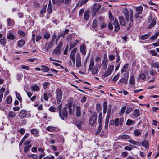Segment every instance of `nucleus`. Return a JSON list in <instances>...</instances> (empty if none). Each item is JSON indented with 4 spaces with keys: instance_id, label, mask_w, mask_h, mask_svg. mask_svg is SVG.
<instances>
[{
    "instance_id": "obj_1",
    "label": "nucleus",
    "mask_w": 159,
    "mask_h": 159,
    "mask_svg": "<svg viewBox=\"0 0 159 159\" xmlns=\"http://www.w3.org/2000/svg\"><path fill=\"white\" fill-rule=\"evenodd\" d=\"M94 60L93 57L91 58L90 63L89 65L88 70H92V74L94 75H96L98 74L99 71V69L97 66H95L94 68Z\"/></svg>"
},
{
    "instance_id": "obj_2",
    "label": "nucleus",
    "mask_w": 159,
    "mask_h": 159,
    "mask_svg": "<svg viewBox=\"0 0 159 159\" xmlns=\"http://www.w3.org/2000/svg\"><path fill=\"white\" fill-rule=\"evenodd\" d=\"M148 21L150 24L148 27V28L150 29L152 28L156 25V22L155 18L153 17V14L150 12L148 17Z\"/></svg>"
},
{
    "instance_id": "obj_3",
    "label": "nucleus",
    "mask_w": 159,
    "mask_h": 159,
    "mask_svg": "<svg viewBox=\"0 0 159 159\" xmlns=\"http://www.w3.org/2000/svg\"><path fill=\"white\" fill-rule=\"evenodd\" d=\"M97 117V113L96 112L93 113L89 120V123L92 126L93 125L96 123Z\"/></svg>"
},
{
    "instance_id": "obj_4",
    "label": "nucleus",
    "mask_w": 159,
    "mask_h": 159,
    "mask_svg": "<svg viewBox=\"0 0 159 159\" xmlns=\"http://www.w3.org/2000/svg\"><path fill=\"white\" fill-rule=\"evenodd\" d=\"M101 7L100 4H98V6L96 3L94 4L93 6V12L92 14V16L93 17L96 15V13L100 10Z\"/></svg>"
},
{
    "instance_id": "obj_5",
    "label": "nucleus",
    "mask_w": 159,
    "mask_h": 159,
    "mask_svg": "<svg viewBox=\"0 0 159 159\" xmlns=\"http://www.w3.org/2000/svg\"><path fill=\"white\" fill-rule=\"evenodd\" d=\"M114 68L113 65L110 66L107 69V70L106 72L102 75V76L104 78H106L110 75L112 73Z\"/></svg>"
},
{
    "instance_id": "obj_6",
    "label": "nucleus",
    "mask_w": 159,
    "mask_h": 159,
    "mask_svg": "<svg viewBox=\"0 0 159 159\" xmlns=\"http://www.w3.org/2000/svg\"><path fill=\"white\" fill-rule=\"evenodd\" d=\"M57 94V103L58 104H59L61 101L62 93L61 90L59 89H57L56 90V92Z\"/></svg>"
},
{
    "instance_id": "obj_7",
    "label": "nucleus",
    "mask_w": 159,
    "mask_h": 159,
    "mask_svg": "<svg viewBox=\"0 0 159 159\" xmlns=\"http://www.w3.org/2000/svg\"><path fill=\"white\" fill-rule=\"evenodd\" d=\"M59 115L60 117L62 120L66 119L67 117V110L65 109L64 107L62 111L59 112Z\"/></svg>"
},
{
    "instance_id": "obj_8",
    "label": "nucleus",
    "mask_w": 159,
    "mask_h": 159,
    "mask_svg": "<svg viewBox=\"0 0 159 159\" xmlns=\"http://www.w3.org/2000/svg\"><path fill=\"white\" fill-rule=\"evenodd\" d=\"M128 78V74L124 73L123 75V77L120 80L119 82L121 83H124V84H126L127 83Z\"/></svg>"
},
{
    "instance_id": "obj_9",
    "label": "nucleus",
    "mask_w": 159,
    "mask_h": 159,
    "mask_svg": "<svg viewBox=\"0 0 159 159\" xmlns=\"http://www.w3.org/2000/svg\"><path fill=\"white\" fill-rule=\"evenodd\" d=\"M77 50V48H74L71 52L70 58L72 60L73 63L75 64V53Z\"/></svg>"
},
{
    "instance_id": "obj_10",
    "label": "nucleus",
    "mask_w": 159,
    "mask_h": 159,
    "mask_svg": "<svg viewBox=\"0 0 159 159\" xmlns=\"http://www.w3.org/2000/svg\"><path fill=\"white\" fill-rule=\"evenodd\" d=\"M72 104L70 103H69L66 105L64 108L67 110V111L68 110L69 113L70 115H72L73 111L72 109Z\"/></svg>"
},
{
    "instance_id": "obj_11",
    "label": "nucleus",
    "mask_w": 159,
    "mask_h": 159,
    "mask_svg": "<svg viewBox=\"0 0 159 159\" xmlns=\"http://www.w3.org/2000/svg\"><path fill=\"white\" fill-rule=\"evenodd\" d=\"M113 24L114 26L115 30V31H118L120 28L119 26V24L118 21L117 20L115 19V21L113 23Z\"/></svg>"
},
{
    "instance_id": "obj_12",
    "label": "nucleus",
    "mask_w": 159,
    "mask_h": 159,
    "mask_svg": "<svg viewBox=\"0 0 159 159\" xmlns=\"http://www.w3.org/2000/svg\"><path fill=\"white\" fill-rule=\"evenodd\" d=\"M76 66L78 67H80L81 66V58L79 55L76 57Z\"/></svg>"
},
{
    "instance_id": "obj_13",
    "label": "nucleus",
    "mask_w": 159,
    "mask_h": 159,
    "mask_svg": "<svg viewBox=\"0 0 159 159\" xmlns=\"http://www.w3.org/2000/svg\"><path fill=\"white\" fill-rule=\"evenodd\" d=\"M134 117V118H136L139 117L140 115V111L138 109L134 110L132 114Z\"/></svg>"
},
{
    "instance_id": "obj_14",
    "label": "nucleus",
    "mask_w": 159,
    "mask_h": 159,
    "mask_svg": "<svg viewBox=\"0 0 159 159\" xmlns=\"http://www.w3.org/2000/svg\"><path fill=\"white\" fill-rule=\"evenodd\" d=\"M7 39L11 40H13L16 39L14 35L11 32H9L7 34Z\"/></svg>"
},
{
    "instance_id": "obj_15",
    "label": "nucleus",
    "mask_w": 159,
    "mask_h": 159,
    "mask_svg": "<svg viewBox=\"0 0 159 159\" xmlns=\"http://www.w3.org/2000/svg\"><path fill=\"white\" fill-rule=\"evenodd\" d=\"M86 46L82 44L80 46V51L84 55H85L86 54Z\"/></svg>"
},
{
    "instance_id": "obj_16",
    "label": "nucleus",
    "mask_w": 159,
    "mask_h": 159,
    "mask_svg": "<svg viewBox=\"0 0 159 159\" xmlns=\"http://www.w3.org/2000/svg\"><path fill=\"white\" fill-rule=\"evenodd\" d=\"M52 45L53 44L50 43H47L44 48L45 51L47 52L52 47Z\"/></svg>"
},
{
    "instance_id": "obj_17",
    "label": "nucleus",
    "mask_w": 159,
    "mask_h": 159,
    "mask_svg": "<svg viewBox=\"0 0 159 159\" xmlns=\"http://www.w3.org/2000/svg\"><path fill=\"white\" fill-rule=\"evenodd\" d=\"M133 10H130V12L129 15V17L130 19V21H131V23L129 24V26L130 27H131L132 26V23H131V22L133 21Z\"/></svg>"
},
{
    "instance_id": "obj_18",
    "label": "nucleus",
    "mask_w": 159,
    "mask_h": 159,
    "mask_svg": "<svg viewBox=\"0 0 159 159\" xmlns=\"http://www.w3.org/2000/svg\"><path fill=\"white\" fill-rule=\"evenodd\" d=\"M142 146L145 147V148H148L149 147V144L148 142L146 140H143L141 142Z\"/></svg>"
},
{
    "instance_id": "obj_19",
    "label": "nucleus",
    "mask_w": 159,
    "mask_h": 159,
    "mask_svg": "<svg viewBox=\"0 0 159 159\" xmlns=\"http://www.w3.org/2000/svg\"><path fill=\"white\" fill-rule=\"evenodd\" d=\"M16 114V113L12 111H10L8 113V116L9 118H13L15 117Z\"/></svg>"
},
{
    "instance_id": "obj_20",
    "label": "nucleus",
    "mask_w": 159,
    "mask_h": 159,
    "mask_svg": "<svg viewBox=\"0 0 159 159\" xmlns=\"http://www.w3.org/2000/svg\"><path fill=\"white\" fill-rule=\"evenodd\" d=\"M26 116V112L24 110H21L19 114V117L21 118H24Z\"/></svg>"
},
{
    "instance_id": "obj_21",
    "label": "nucleus",
    "mask_w": 159,
    "mask_h": 159,
    "mask_svg": "<svg viewBox=\"0 0 159 159\" xmlns=\"http://www.w3.org/2000/svg\"><path fill=\"white\" fill-rule=\"evenodd\" d=\"M129 83L132 85H134L135 84V79L134 76H130L129 80Z\"/></svg>"
},
{
    "instance_id": "obj_22",
    "label": "nucleus",
    "mask_w": 159,
    "mask_h": 159,
    "mask_svg": "<svg viewBox=\"0 0 159 159\" xmlns=\"http://www.w3.org/2000/svg\"><path fill=\"white\" fill-rule=\"evenodd\" d=\"M40 67H41V70L44 72H47L50 70L49 68L48 67L44 65H41Z\"/></svg>"
},
{
    "instance_id": "obj_23",
    "label": "nucleus",
    "mask_w": 159,
    "mask_h": 159,
    "mask_svg": "<svg viewBox=\"0 0 159 159\" xmlns=\"http://www.w3.org/2000/svg\"><path fill=\"white\" fill-rule=\"evenodd\" d=\"M79 41L78 40H76L75 42L73 43L70 42V49H72L73 48L76 46V45L78 43Z\"/></svg>"
},
{
    "instance_id": "obj_24",
    "label": "nucleus",
    "mask_w": 159,
    "mask_h": 159,
    "mask_svg": "<svg viewBox=\"0 0 159 159\" xmlns=\"http://www.w3.org/2000/svg\"><path fill=\"white\" fill-rule=\"evenodd\" d=\"M120 23L122 25L125 26V20L123 16H120L119 18Z\"/></svg>"
},
{
    "instance_id": "obj_25",
    "label": "nucleus",
    "mask_w": 159,
    "mask_h": 159,
    "mask_svg": "<svg viewBox=\"0 0 159 159\" xmlns=\"http://www.w3.org/2000/svg\"><path fill=\"white\" fill-rule=\"evenodd\" d=\"M124 13L125 16L126 21H129V14L128 10L126 9V10L124 11Z\"/></svg>"
},
{
    "instance_id": "obj_26",
    "label": "nucleus",
    "mask_w": 159,
    "mask_h": 159,
    "mask_svg": "<svg viewBox=\"0 0 159 159\" xmlns=\"http://www.w3.org/2000/svg\"><path fill=\"white\" fill-rule=\"evenodd\" d=\"M69 31V30L68 29H66L65 30L62 31L60 36L64 38L66 35Z\"/></svg>"
},
{
    "instance_id": "obj_27",
    "label": "nucleus",
    "mask_w": 159,
    "mask_h": 159,
    "mask_svg": "<svg viewBox=\"0 0 159 159\" xmlns=\"http://www.w3.org/2000/svg\"><path fill=\"white\" fill-rule=\"evenodd\" d=\"M25 43V41L24 40L21 39L18 41L17 45L18 47L20 48L22 47Z\"/></svg>"
},
{
    "instance_id": "obj_28",
    "label": "nucleus",
    "mask_w": 159,
    "mask_h": 159,
    "mask_svg": "<svg viewBox=\"0 0 159 159\" xmlns=\"http://www.w3.org/2000/svg\"><path fill=\"white\" fill-rule=\"evenodd\" d=\"M89 10H86L85 11L84 15V18L85 20H88L89 18Z\"/></svg>"
},
{
    "instance_id": "obj_29",
    "label": "nucleus",
    "mask_w": 159,
    "mask_h": 159,
    "mask_svg": "<svg viewBox=\"0 0 159 159\" xmlns=\"http://www.w3.org/2000/svg\"><path fill=\"white\" fill-rule=\"evenodd\" d=\"M143 7L141 6L137 7L136 8V11L139 14H141L143 11Z\"/></svg>"
},
{
    "instance_id": "obj_30",
    "label": "nucleus",
    "mask_w": 159,
    "mask_h": 159,
    "mask_svg": "<svg viewBox=\"0 0 159 159\" xmlns=\"http://www.w3.org/2000/svg\"><path fill=\"white\" fill-rule=\"evenodd\" d=\"M29 134L27 133L25 134V135L24 136L21 141L19 143V145L20 146L22 145L23 143V142L26 139V138L28 136Z\"/></svg>"
},
{
    "instance_id": "obj_31",
    "label": "nucleus",
    "mask_w": 159,
    "mask_h": 159,
    "mask_svg": "<svg viewBox=\"0 0 159 159\" xmlns=\"http://www.w3.org/2000/svg\"><path fill=\"white\" fill-rule=\"evenodd\" d=\"M76 115L77 117L80 116V108L79 106H77L76 107Z\"/></svg>"
},
{
    "instance_id": "obj_32",
    "label": "nucleus",
    "mask_w": 159,
    "mask_h": 159,
    "mask_svg": "<svg viewBox=\"0 0 159 159\" xmlns=\"http://www.w3.org/2000/svg\"><path fill=\"white\" fill-rule=\"evenodd\" d=\"M159 36V32H157L155 33L154 35L150 38V40H154L157 38Z\"/></svg>"
},
{
    "instance_id": "obj_33",
    "label": "nucleus",
    "mask_w": 159,
    "mask_h": 159,
    "mask_svg": "<svg viewBox=\"0 0 159 159\" xmlns=\"http://www.w3.org/2000/svg\"><path fill=\"white\" fill-rule=\"evenodd\" d=\"M128 66L129 64H126L125 65L121 70L122 73H123L126 70L128 69Z\"/></svg>"
},
{
    "instance_id": "obj_34",
    "label": "nucleus",
    "mask_w": 159,
    "mask_h": 159,
    "mask_svg": "<svg viewBox=\"0 0 159 159\" xmlns=\"http://www.w3.org/2000/svg\"><path fill=\"white\" fill-rule=\"evenodd\" d=\"M141 134V130L140 129H136L134 131V134L136 136H138Z\"/></svg>"
},
{
    "instance_id": "obj_35",
    "label": "nucleus",
    "mask_w": 159,
    "mask_h": 159,
    "mask_svg": "<svg viewBox=\"0 0 159 159\" xmlns=\"http://www.w3.org/2000/svg\"><path fill=\"white\" fill-rule=\"evenodd\" d=\"M47 11L49 13H51L52 12V8L51 5V2L50 1H49V3L48 5L47 8Z\"/></svg>"
},
{
    "instance_id": "obj_36",
    "label": "nucleus",
    "mask_w": 159,
    "mask_h": 159,
    "mask_svg": "<svg viewBox=\"0 0 159 159\" xmlns=\"http://www.w3.org/2000/svg\"><path fill=\"white\" fill-rule=\"evenodd\" d=\"M109 108H108L107 112V115L106 117V118H109L110 117V116L111 114V105H109Z\"/></svg>"
},
{
    "instance_id": "obj_37",
    "label": "nucleus",
    "mask_w": 159,
    "mask_h": 159,
    "mask_svg": "<svg viewBox=\"0 0 159 159\" xmlns=\"http://www.w3.org/2000/svg\"><path fill=\"white\" fill-rule=\"evenodd\" d=\"M31 88L32 91H38L39 89V87L36 85L32 86Z\"/></svg>"
},
{
    "instance_id": "obj_38",
    "label": "nucleus",
    "mask_w": 159,
    "mask_h": 159,
    "mask_svg": "<svg viewBox=\"0 0 159 159\" xmlns=\"http://www.w3.org/2000/svg\"><path fill=\"white\" fill-rule=\"evenodd\" d=\"M46 7L47 5H43V8L40 11V13L41 14H43L46 12Z\"/></svg>"
},
{
    "instance_id": "obj_39",
    "label": "nucleus",
    "mask_w": 159,
    "mask_h": 159,
    "mask_svg": "<svg viewBox=\"0 0 159 159\" xmlns=\"http://www.w3.org/2000/svg\"><path fill=\"white\" fill-rule=\"evenodd\" d=\"M55 128L54 127L51 126H48L47 128L46 129L48 131L52 132L55 130Z\"/></svg>"
},
{
    "instance_id": "obj_40",
    "label": "nucleus",
    "mask_w": 159,
    "mask_h": 159,
    "mask_svg": "<svg viewBox=\"0 0 159 159\" xmlns=\"http://www.w3.org/2000/svg\"><path fill=\"white\" fill-rule=\"evenodd\" d=\"M18 33L19 35L23 37H25L26 35V34L25 32L21 30L18 31Z\"/></svg>"
},
{
    "instance_id": "obj_41",
    "label": "nucleus",
    "mask_w": 159,
    "mask_h": 159,
    "mask_svg": "<svg viewBox=\"0 0 159 159\" xmlns=\"http://www.w3.org/2000/svg\"><path fill=\"white\" fill-rule=\"evenodd\" d=\"M8 104L11 103L12 101V99L11 96H8L6 100Z\"/></svg>"
},
{
    "instance_id": "obj_42",
    "label": "nucleus",
    "mask_w": 159,
    "mask_h": 159,
    "mask_svg": "<svg viewBox=\"0 0 159 159\" xmlns=\"http://www.w3.org/2000/svg\"><path fill=\"white\" fill-rule=\"evenodd\" d=\"M50 36V34L48 33H45L43 35V37L47 39H48Z\"/></svg>"
},
{
    "instance_id": "obj_43",
    "label": "nucleus",
    "mask_w": 159,
    "mask_h": 159,
    "mask_svg": "<svg viewBox=\"0 0 159 159\" xmlns=\"http://www.w3.org/2000/svg\"><path fill=\"white\" fill-rule=\"evenodd\" d=\"M56 4L57 5L60 6L64 2V0H56Z\"/></svg>"
},
{
    "instance_id": "obj_44",
    "label": "nucleus",
    "mask_w": 159,
    "mask_h": 159,
    "mask_svg": "<svg viewBox=\"0 0 159 159\" xmlns=\"http://www.w3.org/2000/svg\"><path fill=\"white\" fill-rule=\"evenodd\" d=\"M31 147V144L25 147L24 149V152L26 153L28 151L30 150Z\"/></svg>"
},
{
    "instance_id": "obj_45",
    "label": "nucleus",
    "mask_w": 159,
    "mask_h": 159,
    "mask_svg": "<svg viewBox=\"0 0 159 159\" xmlns=\"http://www.w3.org/2000/svg\"><path fill=\"white\" fill-rule=\"evenodd\" d=\"M72 40V36L71 34H69L67 35L66 37V40L68 42H70Z\"/></svg>"
},
{
    "instance_id": "obj_46",
    "label": "nucleus",
    "mask_w": 159,
    "mask_h": 159,
    "mask_svg": "<svg viewBox=\"0 0 159 159\" xmlns=\"http://www.w3.org/2000/svg\"><path fill=\"white\" fill-rule=\"evenodd\" d=\"M16 94L17 99L19 101H21L22 100V98H21L20 94L17 93L16 91H15Z\"/></svg>"
},
{
    "instance_id": "obj_47",
    "label": "nucleus",
    "mask_w": 159,
    "mask_h": 159,
    "mask_svg": "<svg viewBox=\"0 0 159 159\" xmlns=\"http://www.w3.org/2000/svg\"><path fill=\"white\" fill-rule=\"evenodd\" d=\"M96 109L98 112H99L101 110L100 105L99 104H97L96 105Z\"/></svg>"
},
{
    "instance_id": "obj_48",
    "label": "nucleus",
    "mask_w": 159,
    "mask_h": 159,
    "mask_svg": "<svg viewBox=\"0 0 159 159\" xmlns=\"http://www.w3.org/2000/svg\"><path fill=\"white\" fill-rule=\"evenodd\" d=\"M149 35V34H147L143 35L141 36V38L143 40H145L148 38Z\"/></svg>"
},
{
    "instance_id": "obj_49",
    "label": "nucleus",
    "mask_w": 159,
    "mask_h": 159,
    "mask_svg": "<svg viewBox=\"0 0 159 159\" xmlns=\"http://www.w3.org/2000/svg\"><path fill=\"white\" fill-rule=\"evenodd\" d=\"M42 39V36L40 35H38L36 37L35 40L37 42H39V40L41 39Z\"/></svg>"
},
{
    "instance_id": "obj_50",
    "label": "nucleus",
    "mask_w": 159,
    "mask_h": 159,
    "mask_svg": "<svg viewBox=\"0 0 159 159\" xmlns=\"http://www.w3.org/2000/svg\"><path fill=\"white\" fill-rule=\"evenodd\" d=\"M7 25L11 26L13 24V22L12 21L10 18H7Z\"/></svg>"
},
{
    "instance_id": "obj_51",
    "label": "nucleus",
    "mask_w": 159,
    "mask_h": 159,
    "mask_svg": "<svg viewBox=\"0 0 159 159\" xmlns=\"http://www.w3.org/2000/svg\"><path fill=\"white\" fill-rule=\"evenodd\" d=\"M102 129V124H99V126L96 132V134H99L101 132Z\"/></svg>"
},
{
    "instance_id": "obj_52",
    "label": "nucleus",
    "mask_w": 159,
    "mask_h": 159,
    "mask_svg": "<svg viewBox=\"0 0 159 159\" xmlns=\"http://www.w3.org/2000/svg\"><path fill=\"white\" fill-rule=\"evenodd\" d=\"M102 112H100L98 116V123L99 124H102Z\"/></svg>"
},
{
    "instance_id": "obj_53",
    "label": "nucleus",
    "mask_w": 159,
    "mask_h": 159,
    "mask_svg": "<svg viewBox=\"0 0 159 159\" xmlns=\"http://www.w3.org/2000/svg\"><path fill=\"white\" fill-rule=\"evenodd\" d=\"M120 138L123 139H129L130 138V137L128 135L124 134L120 136Z\"/></svg>"
},
{
    "instance_id": "obj_54",
    "label": "nucleus",
    "mask_w": 159,
    "mask_h": 159,
    "mask_svg": "<svg viewBox=\"0 0 159 159\" xmlns=\"http://www.w3.org/2000/svg\"><path fill=\"white\" fill-rule=\"evenodd\" d=\"M146 78V75L145 74L143 73H142L140 74L139 77V79H144Z\"/></svg>"
},
{
    "instance_id": "obj_55",
    "label": "nucleus",
    "mask_w": 159,
    "mask_h": 159,
    "mask_svg": "<svg viewBox=\"0 0 159 159\" xmlns=\"http://www.w3.org/2000/svg\"><path fill=\"white\" fill-rule=\"evenodd\" d=\"M56 35L55 34H53L52 36V39L50 43L53 45L55 39H56Z\"/></svg>"
},
{
    "instance_id": "obj_56",
    "label": "nucleus",
    "mask_w": 159,
    "mask_h": 159,
    "mask_svg": "<svg viewBox=\"0 0 159 159\" xmlns=\"http://www.w3.org/2000/svg\"><path fill=\"white\" fill-rule=\"evenodd\" d=\"M61 49L58 47H57L53 51V53L56 54L57 55L59 53V51Z\"/></svg>"
},
{
    "instance_id": "obj_57",
    "label": "nucleus",
    "mask_w": 159,
    "mask_h": 159,
    "mask_svg": "<svg viewBox=\"0 0 159 159\" xmlns=\"http://www.w3.org/2000/svg\"><path fill=\"white\" fill-rule=\"evenodd\" d=\"M30 132L32 134H37L39 133L38 131L36 129H32Z\"/></svg>"
},
{
    "instance_id": "obj_58",
    "label": "nucleus",
    "mask_w": 159,
    "mask_h": 159,
    "mask_svg": "<svg viewBox=\"0 0 159 159\" xmlns=\"http://www.w3.org/2000/svg\"><path fill=\"white\" fill-rule=\"evenodd\" d=\"M49 83L48 82H45L43 84V88L44 89H46L48 86L49 85Z\"/></svg>"
},
{
    "instance_id": "obj_59",
    "label": "nucleus",
    "mask_w": 159,
    "mask_h": 159,
    "mask_svg": "<svg viewBox=\"0 0 159 159\" xmlns=\"http://www.w3.org/2000/svg\"><path fill=\"white\" fill-rule=\"evenodd\" d=\"M133 109L131 107L128 108L126 111V113L127 114H129L130 112L132 111Z\"/></svg>"
},
{
    "instance_id": "obj_60",
    "label": "nucleus",
    "mask_w": 159,
    "mask_h": 159,
    "mask_svg": "<svg viewBox=\"0 0 159 159\" xmlns=\"http://www.w3.org/2000/svg\"><path fill=\"white\" fill-rule=\"evenodd\" d=\"M128 141L134 145H137L139 144L138 142L131 139L129 140Z\"/></svg>"
},
{
    "instance_id": "obj_61",
    "label": "nucleus",
    "mask_w": 159,
    "mask_h": 159,
    "mask_svg": "<svg viewBox=\"0 0 159 159\" xmlns=\"http://www.w3.org/2000/svg\"><path fill=\"white\" fill-rule=\"evenodd\" d=\"M126 107L125 106H123L122 107L121 110V115H123L124 113L126 110Z\"/></svg>"
},
{
    "instance_id": "obj_62",
    "label": "nucleus",
    "mask_w": 159,
    "mask_h": 159,
    "mask_svg": "<svg viewBox=\"0 0 159 159\" xmlns=\"http://www.w3.org/2000/svg\"><path fill=\"white\" fill-rule=\"evenodd\" d=\"M119 77V74H117L116 75L113 77L112 80L114 81H116L118 79Z\"/></svg>"
},
{
    "instance_id": "obj_63",
    "label": "nucleus",
    "mask_w": 159,
    "mask_h": 159,
    "mask_svg": "<svg viewBox=\"0 0 159 159\" xmlns=\"http://www.w3.org/2000/svg\"><path fill=\"white\" fill-rule=\"evenodd\" d=\"M102 66L104 69H105L107 67V62L104 60L102 61Z\"/></svg>"
},
{
    "instance_id": "obj_64",
    "label": "nucleus",
    "mask_w": 159,
    "mask_h": 159,
    "mask_svg": "<svg viewBox=\"0 0 159 159\" xmlns=\"http://www.w3.org/2000/svg\"><path fill=\"white\" fill-rule=\"evenodd\" d=\"M71 0H64V3L66 5H69L71 2Z\"/></svg>"
}]
</instances>
